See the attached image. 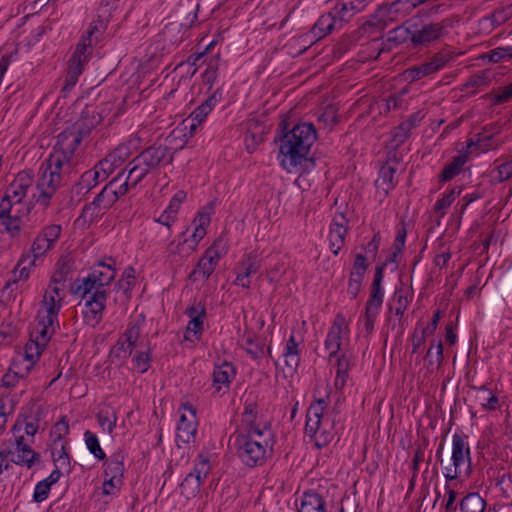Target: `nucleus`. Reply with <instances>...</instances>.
<instances>
[{"mask_svg": "<svg viewBox=\"0 0 512 512\" xmlns=\"http://www.w3.org/2000/svg\"><path fill=\"white\" fill-rule=\"evenodd\" d=\"M199 225L195 228L194 233L191 236L190 246H194V250L198 245L199 241L205 236V227L209 225L211 218L210 212H199L198 213Z\"/></svg>", "mask_w": 512, "mask_h": 512, "instance_id": "ea45409f", "label": "nucleus"}, {"mask_svg": "<svg viewBox=\"0 0 512 512\" xmlns=\"http://www.w3.org/2000/svg\"><path fill=\"white\" fill-rule=\"evenodd\" d=\"M107 28V21L98 19L93 22L86 32L80 38L79 43L76 46L75 52L87 54L88 48H91L93 45V41L97 42L99 37Z\"/></svg>", "mask_w": 512, "mask_h": 512, "instance_id": "412c9836", "label": "nucleus"}, {"mask_svg": "<svg viewBox=\"0 0 512 512\" xmlns=\"http://www.w3.org/2000/svg\"><path fill=\"white\" fill-rule=\"evenodd\" d=\"M53 247L42 235L38 234L34 239L31 249L28 252L22 254L18 260L17 265L12 271V279H10L5 289H9L11 284H15L20 280H27L30 275L31 267L35 266V262L38 258L45 255Z\"/></svg>", "mask_w": 512, "mask_h": 512, "instance_id": "39448f33", "label": "nucleus"}, {"mask_svg": "<svg viewBox=\"0 0 512 512\" xmlns=\"http://www.w3.org/2000/svg\"><path fill=\"white\" fill-rule=\"evenodd\" d=\"M462 512H480V495L478 492L468 493L460 503Z\"/></svg>", "mask_w": 512, "mask_h": 512, "instance_id": "c03bdc74", "label": "nucleus"}, {"mask_svg": "<svg viewBox=\"0 0 512 512\" xmlns=\"http://www.w3.org/2000/svg\"><path fill=\"white\" fill-rule=\"evenodd\" d=\"M135 273V269L132 266L127 267L122 274V279L117 283L119 288L123 290L126 298H129L128 293L134 286Z\"/></svg>", "mask_w": 512, "mask_h": 512, "instance_id": "09e8293b", "label": "nucleus"}, {"mask_svg": "<svg viewBox=\"0 0 512 512\" xmlns=\"http://www.w3.org/2000/svg\"><path fill=\"white\" fill-rule=\"evenodd\" d=\"M186 192L183 190H179L176 192V194L172 197L168 207L166 208L170 213H173L177 216L178 210L181 206V204L186 199Z\"/></svg>", "mask_w": 512, "mask_h": 512, "instance_id": "774afa93", "label": "nucleus"}, {"mask_svg": "<svg viewBox=\"0 0 512 512\" xmlns=\"http://www.w3.org/2000/svg\"><path fill=\"white\" fill-rule=\"evenodd\" d=\"M175 153L176 149L164 144H154L142 150L102 189L93 202L85 205L81 216L85 219L89 216L90 220L97 217L101 210L110 208L129 188H135L146 176L171 165Z\"/></svg>", "mask_w": 512, "mask_h": 512, "instance_id": "f257e3e1", "label": "nucleus"}, {"mask_svg": "<svg viewBox=\"0 0 512 512\" xmlns=\"http://www.w3.org/2000/svg\"><path fill=\"white\" fill-rule=\"evenodd\" d=\"M44 350V347L40 345L35 339H31L25 345V359L28 360L31 364H34L35 359H37L41 352Z\"/></svg>", "mask_w": 512, "mask_h": 512, "instance_id": "6e6d98bb", "label": "nucleus"}, {"mask_svg": "<svg viewBox=\"0 0 512 512\" xmlns=\"http://www.w3.org/2000/svg\"><path fill=\"white\" fill-rule=\"evenodd\" d=\"M202 482V479L196 477L192 473L187 474L180 485L182 493L194 495L199 491Z\"/></svg>", "mask_w": 512, "mask_h": 512, "instance_id": "de8ad7c7", "label": "nucleus"}, {"mask_svg": "<svg viewBox=\"0 0 512 512\" xmlns=\"http://www.w3.org/2000/svg\"><path fill=\"white\" fill-rule=\"evenodd\" d=\"M385 266L386 263H382L375 269L370 296L365 306V309L367 310L379 311L380 307L382 306L384 294L382 291L381 283L384 277Z\"/></svg>", "mask_w": 512, "mask_h": 512, "instance_id": "6ab92c4d", "label": "nucleus"}, {"mask_svg": "<svg viewBox=\"0 0 512 512\" xmlns=\"http://www.w3.org/2000/svg\"><path fill=\"white\" fill-rule=\"evenodd\" d=\"M85 299L84 309L82 311L83 319L85 324L95 327L98 325L103 317V311L105 309L106 292L105 290H99L93 292Z\"/></svg>", "mask_w": 512, "mask_h": 512, "instance_id": "9d476101", "label": "nucleus"}, {"mask_svg": "<svg viewBox=\"0 0 512 512\" xmlns=\"http://www.w3.org/2000/svg\"><path fill=\"white\" fill-rule=\"evenodd\" d=\"M325 406V401L318 399L310 405L306 415L305 431L309 436L314 437L318 448L328 444L333 438L329 431L323 429L322 418Z\"/></svg>", "mask_w": 512, "mask_h": 512, "instance_id": "0eeeda50", "label": "nucleus"}, {"mask_svg": "<svg viewBox=\"0 0 512 512\" xmlns=\"http://www.w3.org/2000/svg\"><path fill=\"white\" fill-rule=\"evenodd\" d=\"M261 258L255 253L246 254L238 265V270L244 273V276H252L261 268Z\"/></svg>", "mask_w": 512, "mask_h": 512, "instance_id": "f704fd0d", "label": "nucleus"}, {"mask_svg": "<svg viewBox=\"0 0 512 512\" xmlns=\"http://www.w3.org/2000/svg\"><path fill=\"white\" fill-rule=\"evenodd\" d=\"M83 70L84 66L82 64L73 63L69 60L65 83L63 86L64 91H68L76 85L78 78L82 74Z\"/></svg>", "mask_w": 512, "mask_h": 512, "instance_id": "37998d69", "label": "nucleus"}, {"mask_svg": "<svg viewBox=\"0 0 512 512\" xmlns=\"http://www.w3.org/2000/svg\"><path fill=\"white\" fill-rule=\"evenodd\" d=\"M61 231V225L51 224L46 226L39 234L42 235L50 244L54 245V243L59 239Z\"/></svg>", "mask_w": 512, "mask_h": 512, "instance_id": "052dcab7", "label": "nucleus"}, {"mask_svg": "<svg viewBox=\"0 0 512 512\" xmlns=\"http://www.w3.org/2000/svg\"><path fill=\"white\" fill-rule=\"evenodd\" d=\"M298 512H325V501L315 491H307L303 494L301 508Z\"/></svg>", "mask_w": 512, "mask_h": 512, "instance_id": "c85d7f7f", "label": "nucleus"}, {"mask_svg": "<svg viewBox=\"0 0 512 512\" xmlns=\"http://www.w3.org/2000/svg\"><path fill=\"white\" fill-rule=\"evenodd\" d=\"M426 0H396L379 8V13L388 20H395L399 13H407Z\"/></svg>", "mask_w": 512, "mask_h": 512, "instance_id": "4be33fe9", "label": "nucleus"}, {"mask_svg": "<svg viewBox=\"0 0 512 512\" xmlns=\"http://www.w3.org/2000/svg\"><path fill=\"white\" fill-rule=\"evenodd\" d=\"M452 464L445 467V478L448 481L454 480L464 473H471L470 448L468 443L459 434L453 436L452 441Z\"/></svg>", "mask_w": 512, "mask_h": 512, "instance_id": "423d86ee", "label": "nucleus"}, {"mask_svg": "<svg viewBox=\"0 0 512 512\" xmlns=\"http://www.w3.org/2000/svg\"><path fill=\"white\" fill-rule=\"evenodd\" d=\"M23 424L25 426V433L28 436H32L33 437L37 433L38 428H39L38 424L33 423V422H28L27 421V417H25L23 422H21L20 418H18V420L14 424V426L12 428V432L14 433L15 436L22 431V425Z\"/></svg>", "mask_w": 512, "mask_h": 512, "instance_id": "bf43d9fd", "label": "nucleus"}, {"mask_svg": "<svg viewBox=\"0 0 512 512\" xmlns=\"http://www.w3.org/2000/svg\"><path fill=\"white\" fill-rule=\"evenodd\" d=\"M50 490L51 487L49 486V483H46V481L43 480L38 482L34 489L33 500L37 503L43 502L47 499Z\"/></svg>", "mask_w": 512, "mask_h": 512, "instance_id": "0e129e2a", "label": "nucleus"}, {"mask_svg": "<svg viewBox=\"0 0 512 512\" xmlns=\"http://www.w3.org/2000/svg\"><path fill=\"white\" fill-rule=\"evenodd\" d=\"M457 188L451 189L449 192L445 193L442 198L438 199L435 204L434 210L436 213L443 216L445 214V210L450 207L452 202L455 200L456 196L460 194L461 190H456Z\"/></svg>", "mask_w": 512, "mask_h": 512, "instance_id": "49530a36", "label": "nucleus"}, {"mask_svg": "<svg viewBox=\"0 0 512 512\" xmlns=\"http://www.w3.org/2000/svg\"><path fill=\"white\" fill-rule=\"evenodd\" d=\"M91 275L92 278L97 281V289L104 290L103 287L109 285L115 278L116 270L113 268L112 264L99 262L97 266L93 268Z\"/></svg>", "mask_w": 512, "mask_h": 512, "instance_id": "bb28decb", "label": "nucleus"}, {"mask_svg": "<svg viewBox=\"0 0 512 512\" xmlns=\"http://www.w3.org/2000/svg\"><path fill=\"white\" fill-rule=\"evenodd\" d=\"M480 147V133H476L473 138H470L466 142V150L461 152L458 156L454 157L453 160L447 164L439 175L441 182H447L457 176L463 169V166L469 161L471 155L478 156V150Z\"/></svg>", "mask_w": 512, "mask_h": 512, "instance_id": "1a4fd4ad", "label": "nucleus"}, {"mask_svg": "<svg viewBox=\"0 0 512 512\" xmlns=\"http://www.w3.org/2000/svg\"><path fill=\"white\" fill-rule=\"evenodd\" d=\"M362 11V6H353L348 1L337 3L334 8L331 9L330 13L336 20V25L339 29L343 27L345 23H348L357 13Z\"/></svg>", "mask_w": 512, "mask_h": 512, "instance_id": "5701e85b", "label": "nucleus"}, {"mask_svg": "<svg viewBox=\"0 0 512 512\" xmlns=\"http://www.w3.org/2000/svg\"><path fill=\"white\" fill-rule=\"evenodd\" d=\"M451 59L448 51H440L433 55L428 61L420 63L424 76H429L442 69Z\"/></svg>", "mask_w": 512, "mask_h": 512, "instance_id": "cd10ccee", "label": "nucleus"}, {"mask_svg": "<svg viewBox=\"0 0 512 512\" xmlns=\"http://www.w3.org/2000/svg\"><path fill=\"white\" fill-rule=\"evenodd\" d=\"M129 156L127 146H118L110 152L103 160L99 161L98 168L103 172L102 179H106L117 167H119Z\"/></svg>", "mask_w": 512, "mask_h": 512, "instance_id": "aec40b11", "label": "nucleus"}, {"mask_svg": "<svg viewBox=\"0 0 512 512\" xmlns=\"http://www.w3.org/2000/svg\"><path fill=\"white\" fill-rule=\"evenodd\" d=\"M257 417V404L255 402H247L245 405L244 413H243V422L249 426L248 430H253V428H258L255 425Z\"/></svg>", "mask_w": 512, "mask_h": 512, "instance_id": "864d4df0", "label": "nucleus"}, {"mask_svg": "<svg viewBox=\"0 0 512 512\" xmlns=\"http://www.w3.org/2000/svg\"><path fill=\"white\" fill-rule=\"evenodd\" d=\"M72 264L68 259H60L57 262V270L52 276V283L58 284L61 282H66L67 280H72Z\"/></svg>", "mask_w": 512, "mask_h": 512, "instance_id": "4c0bfd02", "label": "nucleus"}, {"mask_svg": "<svg viewBox=\"0 0 512 512\" xmlns=\"http://www.w3.org/2000/svg\"><path fill=\"white\" fill-rule=\"evenodd\" d=\"M277 139L280 141L281 165L288 172H292L307 160V155L317 139V134L312 123H298L292 129L287 130V123L283 120L279 124L278 137L275 140Z\"/></svg>", "mask_w": 512, "mask_h": 512, "instance_id": "7ed1b4c3", "label": "nucleus"}, {"mask_svg": "<svg viewBox=\"0 0 512 512\" xmlns=\"http://www.w3.org/2000/svg\"><path fill=\"white\" fill-rule=\"evenodd\" d=\"M394 300L396 301L395 315L401 318L411 299L406 291L398 289L394 293Z\"/></svg>", "mask_w": 512, "mask_h": 512, "instance_id": "603ef678", "label": "nucleus"}, {"mask_svg": "<svg viewBox=\"0 0 512 512\" xmlns=\"http://www.w3.org/2000/svg\"><path fill=\"white\" fill-rule=\"evenodd\" d=\"M395 169L391 166L382 167L378 179L376 180V186L382 189L385 194H388L389 190L395 186L394 182Z\"/></svg>", "mask_w": 512, "mask_h": 512, "instance_id": "a19ab883", "label": "nucleus"}, {"mask_svg": "<svg viewBox=\"0 0 512 512\" xmlns=\"http://www.w3.org/2000/svg\"><path fill=\"white\" fill-rule=\"evenodd\" d=\"M100 122V116L92 111V115L89 116V110L86 109L82 112L81 119L77 121L71 128H68L61 132L57 138L69 142L71 140V148L76 150L80 145L83 138L91 132V130Z\"/></svg>", "mask_w": 512, "mask_h": 512, "instance_id": "6e6552de", "label": "nucleus"}, {"mask_svg": "<svg viewBox=\"0 0 512 512\" xmlns=\"http://www.w3.org/2000/svg\"><path fill=\"white\" fill-rule=\"evenodd\" d=\"M97 421L99 426L104 430L107 431L109 434H111L115 427L117 422V415L116 412L110 408H104L101 409L97 415H96Z\"/></svg>", "mask_w": 512, "mask_h": 512, "instance_id": "c9c22d12", "label": "nucleus"}, {"mask_svg": "<svg viewBox=\"0 0 512 512\" xmlns=\"http://www.w3.org/2000/svg\"><path fill=\"white\" fill-rule=\"evenodd\" d=\"M197 7L198 4L195 3L194 0H180L176 13H178L180 17L186 16V18L193 14V19H195L197 17L195 12Z\"/></svg>", "mask_w": 512, "mask_h": 512, "instance_id": "13d9d810", "label": "nucleus"}, {"mask_svg": "<svg viewBox=\"0 0 512 512\" xmlns=\"http://www.w3.org/2000/svg\"><path fill=\"white\" fill-rule=\"evenodd\" d=\"M56 319L57 317L50 318V315L44 316L31 333V337H34L44 348L55 331L54 322Z\"/></svg>", "mask_w": 512, "mask_h": 512, "instance_id": "b1692460", "label": "nucleus"}, {"mask_svg": "<svg viewBox=\"0 0 512 512\" xmlns=\"http://www.w3.org/2000/svg\"><path fill=\"white\" fill-rule=\"evenodd\" d=\"M264 431L253 428L246 433H239L235 437L237 455L248 467L264 464L266 460L268 441L263 439Z\"/></svg>", "mask_w": 512, "mask_h": 512, "instance_id": "20e7f679", "label": "nucleus"}, {"mask_svg": "<svg viewBox=\"0 0 512 512\" xmlns=\"http://www.w3.org/2000/svg\"><path fill=\"white\" fill-rule=\"evenodd\" d=\"M84 440L89 452L98 460H106V454L102 450L96 434L87 430L84 433Z\"/></svg>", "mask_w": 512, "mask_h": 512, "instance_id": "79ce46f5", "label": "nucleus"}, {"mask_svg": "<svg viewBox=\"0 0 512 512\" xmlns=\"http://www.w3.org/2000/svg\"><path fill=\"white\" fill-rule=\"evenodd\" d=\"M70 143L71 140L65 143L57 138L53 152L40 167L41 174L36 189L39 192L37 202L43 206L49 205L56 190L73 170L75 150L71 148Z\"/></svg>", "mask_w": 512, "mask_h": 512, "instance_id": "f03ea898", "label": "nucleus"}, {"mask_svg": "<svg viewBox=\"0 0 512 512\" xmlns=\"http://www.w3.org/2000/svg\"><path fill=\"white\" fill-rule=\"evenodd\" d=\"M344 329H347L344 316L338 314L329 329L325 340V348L329 352V359L337 357L341 348V340Z\"/></svg>", "mask_w": 512, "mask_h": 512, "instance_id": "2eb2a0df", "label": "nucleus"}, {"mask_svg": "<svg viewBox=\"0 0 512 512\" xmlns=\"http://www.w3.org/2000/svg\"><path fill=\"white\" fill-rule=\"evenodd\" d=\"M235 374V368L229 362L215 366L212 375V387L215 392L219 394L228 392L231 380L234 378Z\"/></svg>", "mask_w": 512, "mask_h": 512, "instance_id": "f3484780", "label": "nucleus"}, {"mask_svg": "<svg viewBox=\"0 0 512 512\" xmlns=\"http://www.w3.org/2000/svg\"><path fill=\"white\" fill-rule=\"evenodd\" d=\"M339 29L336 25V20L332 17L330 11L319 17L317 22L311 29V33L317 39H321L330 34L333 30Z\"/></svg>", "mask_w": 512, "mask_h": 512, "instance_id": "c756f323", "label": "nucleus"}, {"mask_svg": "<svg viewBox=\"0 0 512 512\" xmlns=\"http://www.w3.org/2000/svg\"><path fill=\"white\" fill-rule=\"evenodd\" d=\"M413 29L404 25L398 26L388 32L386 46L391 49L394 46H398L405 43L408 40L412 41Z\"/></svg>", "mask_w": 512, "mask_h": 512, "instance_id": "2f4dec72", "label": "nucleus"}, {"mask_svg": "<svg viewBox=\"0 0 512 512\" xmlns=\"http://www.w3.org/2000/svg\"><path fill=\"white\" fill-rule=\"evenodd\" d=\"M183 409L188 410L190 415L182 414L177 426L176 442L179 448L182 445L189 444L195 439L197 431L196 411L188 403L183 404Z\"/></svg>", "mask_w": 512, "mask_h": 512, "instance_id": "f8f14e48", "label": "nucleus"}, {"mask_svg": "<svg viewBox=\"0 0 512 512\" xmlns=\"http://www.w3.org/2000/svg\"><path fill=\"white\" fill-rule=\"evenodd\" d=\"M368 269V264L366 262V257L363 254H357L353 263V270L350 275H354L359 277H364L366 271Z\"/></svg>", "mask_w": 512, "mask_h": 512, "instance_id": "e2e57ef3", "label": "nucleus"}, {"mask_svg": "<svg viewBox=\"0 0 512 512\" xmlns=\"http://www.w3.org/2000/svg\"><path fill=\"white\" fill-rule=\"evenodd\" d=\"M448 26H451V21L446 19L437 23L424 24L421 28L414 27L412 34L413 45H427L438 40L443 36Z\"/></svg>", "mask_w": 512, "mask_h": 512, "instance_id": "ddd939ff", "label": "nucleus"}, {"mask_svg": "<svg viewBox=\"0 0 512 512\" xmlns=\"http://www.w3.org/2000/svg\"><path fill=\"white\" fill-rule=\"evenodd\" d=\"M335 358L337 362L335 386L336 388H342L346 383L348 360L344 356L339 357L338 355Z\"/></svg>", "mask_w": 512, "mask_h": 512, "instance_id": "8fccbe9b", "label": "nucleus"}, {"mask_svg": "<svg viewBox=\"0 0 512 512\" xmlns=\"http://www.w3.org/2000/svg\"><path fill=\"white\" fill-rule=\"evenodd\" d=\"M121 485H122V480H116V479H112L110 477H105V480H104L103 486H102V493L104 495L115 494L117 491L120 490Z\"/></svg>", "mask_w": 512, "mask_h": 512, "instance_id": "338daca9", "label": "nucleus"}, {"mask_svg": "<svg viewBox=\"0 0 512 512\" xmlns=\"http://www.w3.org/2000/svg\"><path fill=\"white\" fill-rule=\"evenodd\" d=\"M512 98V83L509 84L503 92L498 94L488 93L482 96V99L489 101L492 105H498L508 102Z\"/></svg>", "mask_w": 512, "mask_h": 512, "instance_id": "3c124183", "label": "nucleus"}, {"mask_svg": "<svg viewBox=\"0 0 512 512\" xmlns=\"http://www.w3.org/2000/svg\"><path fill=\"white\" fill-rule=\"evenodd\" d=\"M209 471L210 464L208 458L200 454L196 460L194 470L191 473L204 481Z\"/></svg>", "mask_w": 512, "mask_h": 512, "instance_id": "5fc2aeb1", "label": "nucleus"}, {"mask_svg": "<svg viewBox=\"0 0 512 512\" xmlns=\"http://www.w3.org/2000/svg\"><path fill=\"white\" fill-rule=\"evenodd\" d=\"M151 360L150 353L148 351L139 352L133 358V362L135 363V367L138 369L140 373H144L149 368V362Z\"/></svg>", "mask_w": 512, "mask_h": 512, "instance_id": "69168bd1", "label": "nucleus"}, {"mask_svg": "<svg viewBox=\"0 0 512 512\" xmlns=\"http://www.w3.org/2000/svg\"><path fill=\"white\" fill-rule=\"evenodd\" d=\"M139 335L140 327L135 324L129 325L122 337L111 350V356L116 357L118 360L127 359L132 354Z\"/></svg>", "mask_w": 512, "mask_h": 512, "instance_id": "4468645a", "label": "nucleus"}, {"mask_svg": "<svg viewBox=\"0 0 512 512\" xmlns=\"http://www.w3.org/2000/svg\"><path fill=\"white\" fill-rule=\"evenodd\" d=\"M412 130H409V124H404L401 122L397 127H395L392 131L393 141L400 145L405 142V140L410 136Z\"/></svg>", "mask_w": 512, "mask_h": 512, "instance_id": "680f3d73", "label": "nucleus"}, {"mask_svg": "<svg viewBox=\"0 0 512 512\" xmlns=\"http://www.w3.org/2000/svg\"><path fill=\"white\" fill-rule=\"evenodd\" d=\"M491 184H497L512 178V160L506 161L487 173Z\"/></svg>", "mask_w": 512, "mask_h": 512, "instance_id": "72a5a7b5", "label": "nucleus"}, {"mask_svg": "<svg viewBox=\"0 0 512 512\" xmlns=\"http://www.w3.org/2000/svg\"><path fill=\"white\" fill-rule=\"evenodd\" d=\"M346 234L347 231L345 229L340 230L330 228L329 242L330 249L332 250L333 254L337 255L341 250L342 246L344 245Z\"/></svg>", "mask_w": 512, "mask_h": 512, "instance_id": "a18cd8bd", "label": "nucleus"}, {"mask_svg": "<svg viewBox=\"0 0 512 512\" xmlns=\"http://www.w3.org/2000/svg\"><path fill=\"white\" fill-rule=\"evenodd\" d=\"M59 287L54 284L50 285L49 290L46 291L43 299V304L46 307V315L51 317H57L60 310L61 297L59 296Z\"/></svg>", "mask_w": 512, "mask_h": 512, "instance_id": "7c9ffc66", "label": "nucleus"}, {"mask_svg": "<svg viewBox=\"0 0 512 512\" xmlns=\"http://www.w3.org/2000/svg\"><path fill=\"white\" fill-rule=\"evenodd\" d=\"M97 290V281L92 278L90 274L87 278H85L81 284H79L75 290L76 294H81L82 298H88L91 295L92 290Z\"/></svg>", "mask_w": 512, "mask_h": 512, "instance_id": "4d7b16f0", "label": "nucleus"}, {"mask_svg": "<svg viewBox=\"0 0 512 512\" xmlns=\"http://www.w3.org/2000/svg\"><path fill=\"white\" fill-rule=\"evenodd\" d=\"M221 246V239L214 241V243L204 252L203 256L198 261L196 268L191 272L189 277L192 278L199 273L204 279H208L214 272L219 260L224 254Z\"/></svg>", "mask_w": 512, "mask_h": 512, "instance_id": "9b49d317", "label": "nucleus"}, {"mask_svg": "<svg viewBox=\"0 0 512 512\" xmlns=\"http://www.w3.org/2000/svg\"><path fill=\"white\" fill-rule=\"evenodd\" d=\"M103 172L101 171V168H98V164L94 167V169L86 171L82 174L79 185L82 189L86 188L87 190H91L93 187H95L100 181H104L105 179H102Z\"/></svg>", "mask_w": 512, "mask_h": 512, "instance_id": "58836bf2", "label": "nucleus"}, {"mask_svg": "<svg viewBox=\"0 0 512 512\" xmlns=\"http://www.w3.org/2000/svg\"><path fill=\"white\" fill-rule=\"evenodd\" d=\"M33 181L32 171L24 170L17 174L6 191L9 196L13 197L15 204H19L26 196L28 189L32 187Z\"/></svg>", "mask_w": 512, "mask_h": 512, "instance_id": "a211bd4d", "label": "nucleus"}, {"mask_svg": "<svg viewBox=\"0 0 512 512\" xmlns=\"http://www.w3.org/2000/svg\"><path fill=\"white\" fill-rule=\"evenodd\" d=\"M505 403L504 399L499 397L498 392L492 388L482 385V409L487 411L499 410Z\"/></svg>", "mask_w": 512, "mask_h": 512, "instance_id": "473e14b6", "label": "nucleus"}, {"mask_svg": "<svg viewBox=\"0 0 512 512\" xmlns=\"http://www.w3.org/2000/svg\"><path fill=\"white\" fill-rule=\"evenodd\" d=\"M124 459L122 451H117L111 455L110 459L105 461L104 475L116 480H122L124 474Z\"/></svg>", "mask_w": 512, "mask_h": 512, "instance_id": "a878e982", "label": "nucleus"}, {"mask_svg": "<svg viewBox=\"0 0 512 512\" xmlns=\"http://www.w3.org/2000/svg\"><path fill=\"white\" fill-rule=\"evenodd\" d=\"M512 59V47H498L487 54H482V66Z\"/></svg>", "mask_w": 512, "mask_h": 512, "instance_id": "e433bc0d", "label": "nucleus"}, {"mask_svg": "<svg viewBox=\"0 0 512 512\" xmlns=\"http://www.w3.org/2000/svg\"><path fill=\"white\" fill-rule=\"evenodd\" d=\"M15 451L17 452L16 458L10 457L11 462L31 468L40 458V454L35 452L29 443L25 442L22 434L15 437Z\"/></svg>", "mask_w": 512, "mask_h": 512, "instance_id": "dca6fc26", "label": "nucleus"}, {"mask_svg": "<svg viewBox=\"0 0 512 512\" xmlns=\"http://www.w3.org/2000/svg\"><path fill=\"white\" fill-rule=\"evenodd\" d=\"M193 251L194 246H190L187 239L178 242L171 241L166 249L167 258L171 263L181 262L183 259L189 257Z\"/></svg>", "mask_w": 512, "mask_h": 512, "instance_id": "393cba45", "label": "nucleus"}]
</instances>
